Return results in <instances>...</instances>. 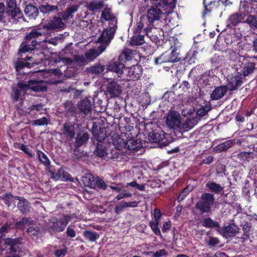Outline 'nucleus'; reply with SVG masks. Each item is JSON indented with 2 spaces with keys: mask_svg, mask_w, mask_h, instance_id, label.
I'll return each instance as SVG.
<instances>
[{
  "mask_svg": "<svg viewBox=\"0 0 257 257\" xmlns=\"http://www.w3.org/2000/svg\"><path fill=\"white\" fill-rule=\"evenodd\" d=\"M19 89H14L12 95L13 99L17 101L19 98L22 99L25 94H28L31 91H41L46 89V86L42 80H31L27 83L20 82L17 84Z\"/></svg>",
  "mask_w": 257,
  "mask_h": 257,
  "instance_id": "nucleus-1",
  "label": "nucleus"
},
{
  "mask_svg": "<svg viewBox=\"0 0 257 257\" xmlns=\"http://www.w3.org/2000/svg\"><path fill=\"white\" fill-rule=\"evenodd\" d=\"M106 49V46L99 45L97 49H92L85 53L84 55H75L72 59L64 58L63 61L70 67H75L77 65H85L89 62L93 61Z\"/></svg>",
  "mask_w": 257,
  "mask_h": 257,
  "instance_id": "nucleus-2",
  "label": "nucleus"
},
{
  "mask_svg": "<svg viewBox=\"0 0 257 257\" xmlns=\"http://www.w3.org/2000/svg\"><path fill=\"white\" fill-rule=\"evenodd\" d=\"M166 123L169 128L179 131H188L193 127L190 119H184L179 113L174 110L170 111L168 113Z\"/></svg>",
  "mask_w": 257,
  "mask_h": 257,
  "instance_id": "nucleus-3",
  "label": "nucleus"
},
{
  "mask_svg": "<svg viewBox=\"0 0 257 257\" xmlns=\"http://www.w3.org/2000/svg\"><path fill=\"white\" fill-rule=\"evenodd\" d=\"M232 59V67L241 75L248 76L253 72L255 64L253 62H248L243 56L238 54L231 55Z\"/></svg>",
  "mask_w": 257,
  "mask_h": 257,
  "instance_id": "nucleus-4",
  "label": "nucleus"
},
{
  "mask_svg": "<svg viewBox=\"0 0 257 257\" xmlns=\"http://www.w3.org/2000/svg\"><path fill=\"white\" fill-rule=\"evenodd\" d=\"M4 199L9 207L12 206L14 208L16 201L18 200V207L22 212L26 213L29 210V202L23 197L14 196L11 194H5L4 195Z\"/></svg>",
  "mask_w": 257,
  "mask_h": 257,
  "instance_id": "nucleus-5",
  "label": "nucleus"
},
{
  "mask_svg": "<svg viewBox=\"0 0 257 257\" xmlns=\"http://www.w3.org/2000/svg\"><path fill=\"white\" fill-rule=\"evenodd\" d=\"M42 34L40 29L33 30L29 34L26 36V42L23 43L20 48V51L21 52H26L34 49L37 42L33 40Z\"/></svg>",
  "mask_w": 257,
  "mask_h": 257,
  "instance_id": "nucleus-6",
  "label": "nucleus"
},
{
  "mask_svg": "<svg viewBox=\"0 0 257 257\" xmlns=\"http://www.w3.org/2000/svg\"><path fill=\"white\" fill-rule=\"evenodd\" d=\"M201 201L197 203V207L203 212H208L214 201L213 195L204 193L201 196Z\"/></svg>",
  "mask_w": 257,
  "mask_h": 257,
  "instance_id": "nucleus-7",
  "label": "nucleus"
},
{
  "mask_svg": "<svg viewBox=\"0 0 257 257\" xmlns=\"http://www.w3.org/2000/svg\"><path fill=\"white\" fill-rule=\"evenodd\" d=\"M116 28L117 27L109 26L105 29L98 39L100 45H104L106 47L112 39Z\"/></svg>",
  "mask_w": 257,
  "mask_h": 257,
  "instance_id": "nucleus-8",
  "label": "nucleus"
},
{
  "mask_svg": "<svg viewBox=\"0 0 257 257\" xmlns=\"http://www.w3.org/2000/svg\"><path fill=\"white\" fill-rule=\"evenodd\" d=\"M71 217L69 216H65L60 220H57L55 218H51V220L53 223L51 226L52 229L56 232L62 231L71 220Z\"/></svg>",
  "mask_w": 257,
  "mask_h": 257,
  "instance_id": "nucleus-9",
  "label": "nucleus"
},
{
  "mask_svg": "<svg viewBox=\"0 0 257 257\" xmlns=\"http://www.w3.org/2000/svg\"><path fill=\"white\" fill-rule=\"evenodd\" d=\"M227 84L226 86L227 88L230 90L236 89L237 87L241 86L242 84V77L240 74H233L228 75L227 77Z\"/></svg>",
  "mask_w": 257,
  "mask_h": 257,
  "instance_id": "nucleus-10",
  "label": "nucleus"
},
{
  "mask_svg": "<svg viewBox=\"0 0 257 257\" xmlns=\"http://www.w3.org/2000/svg\"><path fill=\"white\" fill-rule=\"evenodd\" d=\"M240 14H234L229 17L227 21V27L231 28L239 23L244 22L245 17L244 13L247 12H244V9L242 10V9H241V10H240Z\"/></svg>",
  "mask_w": 257,
  "mask_h": 257,
  "instance_id": "nucleus-11",
  "label": "nucleus"
},
{
  "mask_svg": "<svg viewBox=\"0 0 257 257\" xmlns=\"http://www.w3.org/2000/svg\"><path fill=\"white\" fill-rule=\"evenodd\" d=\"M101 20L109 21V26L117 27V20L110 8L105 7L101 15Z\"/></svg>",
  "mask_w": 257,
  "mask_h": 257,
  "instance_id": "nucleus-12",
  "label": "nucleus"
},
{
  "mask_svg": "<svg viewBox=\"0 0 257 257\" xmlns=\"http://www.w3.org/2000/svg\"><path fill=\"white\" fill-rule=\"evenodd\" d=\"M127 71V79L128 80H135L139 79L142 74V67L140 65L133 66V67L125 70Z\"/></svg>",
  "mask_w": 257,
  "mask_h": 257,
  "instance_id": "nucleus-13",
  "label": "nucleus"
},
{
  "mask_svg": "<svg viewBox=\"0 0 257 257\" xmlns=\"http://www.w3.org/2000/svg\"><path fill=\"white\" fill-rule=\"evenodd\" d=\"M153 4L157 7H160L164 11L169 12L175 8V0H153Z\"/></svg>",
  "mask_w": 257,
  "mask_h": 257,
  "instance_id": "nucleus-14",
  "label": "nucleus"
},
{
  "mask_svg": "<svg viewBox=\"0 0 257 257\" xmlns=\"http://www.w3.org/2000/svg\"><path fill=\"white\" fill-rule=\"evenodd\" d=\"M62 20V18L60 17H54L52 20L49 21L44 26V27L49 30L63 29L65 27V25Z\"/></svg>",
  "mask_w": 257,
  "mask_h": 257,
  "instance_id": "nucleus-15",
  "label": "nucleus"
},
{
  "mask_svg": "<svg viewBox=\"0 0 257 257\" xmlns=\"http://www.w3.org/2000/svg\"><path fill=\"white\" fill-rule=\"evenodd\" d=\"M12 7H10V3H9L7 9V13L11 18L14 21L21 18L22 16V13L20 10L17 8L15 3L12 2Z\"/></svg>",
  "mask_w": 257,
  "mask_h": 257,
  "instance_id": "nucleus-16",
  "label": "nucleus"
},
{
  "mask_svg": "<svg viewBox=\"0 0 257 257\" xmlns=\"http://www.w3.org/2000/svg\"><path fill=\"white\" fill-rule=\"evenodd\" d=\"M164 13L158 8L152 7L148 10L147 19L150 23L159 20Z\"/></svg>",
  "mask_w": 257,
  "mask_h": 257,
  "instance_id": "nucleus-17",
  "label": "nucleus"
},
{
  "mask_svg": "<svg viewBox=\"0 0 257 257\" xmlns=\"http://www.w3.org/2000/svg\"><path fill=\"white\" fill-rule=\"evenodd\" d=\"M76 131V127L74 124L70 122L65 123L61 130L63 135L70 139L73 138L75 136Z\"/></svg>",
  "mask_w": 257,
  "mask_h": 257,
  "instance_id": "nucleus-18",
  "label": "nucleus"
},
{
  "mask_svg": "<svg viewBox=\"0 0 257 257\" xmlns=\"http://www.w3.org/2000/svg\"><path fill=\"white\" fill-rule=\"evenodd\" d=\"M107 70L118 75L122 74L125 70L124 64L119 61H111L107 65Z\"/></svg>",
  "mask_w": 257,
  "mask_h": 257,
  "instance_id": "nucleus-19",
  "label": "nucleus"
},
{
  "mask_svg": "<svg viewBox=\"0 0 257 257\" xmlns=\"http://www.w3.org/2000/svg\"><path fill=\"white\" fill-rule=\"evenodd\" d=\"M78 107L81 112L87 114L91 111L92 104L90 99L86 97L78 103Z\"/></svg>",
  "mask_w": 257,
  "mask_h": 257,
  "instance_id": "nucleus-20",
  "label": "nucleus"
},
{
  "mask_svg": "<svg viewBox=\"0 0 257 257\" xmlns=\"http://www.w3.org/2000/svg\"><path fill=\"white\" fill-rule=\"evenodd\" d=\"M106 91L109 93L111 97H117L121 92V87L116 82L112 81L109 83L106 88Z\"/></svg>",
  "mask_w": 257,
  "mask_h": 257,
  "instance_id": "nucleus-21",
  "label": "nucleus"
},
{
  "mask_svg": "<svg viewBox=\"0 0 257 257\" xmlns=\"http://www.w3.org/2000/svg\"><path fill=\"white\" fill-rule=\"evenodd\" d=\"M50 172L51 173V178L55 181H57L59 179L63 181L71 180V177L70 174L63 169H60L56 173L52 171H50Z\"/></svg>",
  "mask_w": 257,
  "mask_h": 257,
  "instance_id": "nucleus-22",
  "label": "nucleus"
},
{
  "mask_svg": "<svg viewBox=\"0 0 257 257\" xmlns=\"http://www.w3.org/2000/svg\"><path fill=\"white\" fill-rule=\"evenodd\" d=\"M33 57L27 56L24 60L18 61L16 64V71L19 73L21 74L22 72L21 70L25 67L31 68L34 66L33 63L28 62V61H32Z\"/></svg>",
  "mask_w": 257,
  "mask_h": 257,
  "instance_id": "nucleus-23",
  "label": "nucleus"
},
{
  "mask_svg": "<svg viewBox=\"0 0 257 257\" xmlns=\"http://www.w3.org/2000/svg\"><path fill=\"white\" fill-rule=\"evenodd\" d=\"M109 151L102 144H98L96 146L95 153L98 157L107 159L111 158L112 157V155L109 153Z\"/></svg>",
  "mask_w": 257,
  "mask_h": 257,
  "instance_id": "nucleus-24",
  "label": "nucleus"
},
{
  "mask_svg": "<svg viewBox=\"0 0 257 257\" xmlns=\"http://www.w3.org/2000/svg\"><path fill=\"white\" fill-rule=\"evenodd\" d=\"M165 133L161 130L155 131L149 134L148 139L152 142L159 143L165 138Z\"/></svg>",
  "mask_w": 257,
  "mask_h": 257,
  "instance_id": "nucleus-25",
  "label": "nucleus"
},
{
  "mask_svg": "<svg viewBox=\"0 0 257 257\" xmlns=\"http://www.w3.org/2000/svg\"><path fill=\"white\" fill-rule=\"evenodd\" d=\"M78 8V5H72L67 8L65 12L59 14V16L61 17L62 20L67 21L73 17V14L77 11Z\"/></svg>",
  "mask_w": 257,
  "mask_h": 257,
  "instance_id": "nucleus-26",
  "label": "nucleus"
},
{
  "mask_svg": "<svg viewBox=\"0 0 257 257\" xmlns=\"http://www.w3.org/2000/svg\"><path fill=\"white\" fill-rule=\"evenodd\" d=\"M238 228L234 224L228 225L222 229V233L224 237L228 238V237L233 236L237 232Z\"/></svg>",
  "mask_w": 257,
  "mask_h": 257,
  "instance_id": "nucleus-27",
  "label": "nucleus"
},
{
  "mask_svg": "<svg viewBox=\"0 0 257 257\" xmlns=\"http://www.w3.org/2000/svg\"><path fill=\"white\" fill-rule=\"evenodd\" d=\"M86 7L89 11L94 13L104 7V4L102 1L93 0L90 2L87 3Z\"/></svg>",
  "mask_w": 257,
  "mask_h": 257,
  "instance_id": "nucleus-28",
  "label": "nucleus"
},
{
  "mask_svg": "<svg viewBox=\"0 0 257 257\" xmlns=\"http://www.w3.org/2000/svg\"><path fill=\"white\" fill-rule=\"evenodd\" d=\"M227 90L225 86H222L216 88L211 94V98L213 100H217L222 97Z\"/></svg>",
  "mask_w": 257,
  "mask_h": 257,
  "instance_id": "nucleus-29",
  "label": "nucleus"
},
{
  "mask_svg": "<svg viewBox=\"0 0 257 257\" xmlns=\"http://www.w3.org/2000/svg\"><path fill=\"white\" fill-rule=\"evenodd\" d=\"M25 14L30 19H35L38 15L39 11L38 9L32 5H28L25 9Z\"/></svg>",
  "mask_w": 257,
  "mask_h": 257,
  "instance_id": "nucleus-30",
  "label": "nucleus"
},
{
  "mask_svg": "<svg viewBox=\"0 0 257 257\" xmlns=\"http://www.w3.org/2000/svg\"><path fill=\"white\" fill-rule=\"evenodd\" d=\"M89 139V135L86 132H80L78 134L76 139V144L78 146H81L86 143Z\"/></svg>",
  "mask_w": 257,
  "mask_h": 257,
  "instance_id": "nucleus-31",
  "label": "nucleus"
},
{
  "mask_svg": "<svg viewBox=\"0 0 257 257\" xmlns=\"http://www.w3.org/2000/svg\"><path fill=\"white\" fill-rule=\"evenodd\" d=\"M141 147L140 142L134 139L128 140L125 143V148L129 150H138Z\"/></svg>",
  "mask_w": 257,
  "mask_h": 257,
  "instance_id": "nucleus-32",
  "label": "nucleus"
},
{
  "mask_svg": "<svg viewBox=\"0 0 257 257\" xmlns=\"http://www.w3.org/2000/svg\"><path fill=\"white\" fill-rule=\"evenodd\" d=\"M232 145V141L228 140L216 146L214 150L216 152H221L229 149Z\"/></svg>",
  "mask_w": 257,
  "mask_h": 257,
  "instance_id": "nucleus-33",
  "label": "nucleus"
},
{
  "mask_svg": "<svg viewBox=\"0 0 257 257\" xmlns=\"http://www.w3.org/2000/svg\"><path fill=\"white\" fill-rule=\"evenodd\" d=\"M206 186L212 192L219 193L223 191V188L219 184L210 182L206 184Z\"/></svg>",
  "mask_w": 257,
  "mask_h": 257,
  "instance_id": "nucleus-34",
  "label": "nucleus"
},
{
  "mask_svg": "<svg viewBox=\"0 0 257 257\" xmlns=\"http://www.w3.org/2000/svg\"><path fill=\"white\" fill-rule=\"evenodd\" d=\"M245 23L249 25L250 28L255 31H257V17L249 15L247 17L245 21Z\"/></svg>",
  "mask_w": 257,
  "mask_h": 257,
  "instance_id": "nucleus-35",
  "label": "nucleus"
},
{
  "mask_svg": "<svg viewBox=\"0 0 257 257\" xmlns=\"http://www.w3.org/2000/svg\"><path fill=\"white\" fill-rule=\"evenodd\" d=\"M179 53L178 49L177 48H174L170 53L168 52L170 62H176L179 61L180 60L178 56Z\"/></svg>",
  "mask_w": 257,
  "mask_h": 257,
  "instance_id": "nucleus-36",
  "label": "nucleus"
},
{
  "mask_svg": "<svg viewBox=\"0 0 257 257\" xmlns=\"http://www.w3.org/2000/svg\"><path fill=\"white\" fill-rule=\"evenodd\" d=\"M145 42L144 37L143 36H133L130 41L131 45L138 46L142 45Z\"/></svg>",
  "mask_w": 257,
  "mask_h": 257,
  "instance_id": "nucleus-37",
  "label": "nucleus"
},
{
  "mask_svg": "<svg viewBox=\"0 0 257 257\" xmlns=\"http://www.w3.org/2000/svg\"><path fill=\"white\" fill-rule=\"evenodd\" d=\"M251 2H257V0H241L239 9L241 10V9H244V12L248 13L249 9L251 7Z\"/></svg>",
  "mask_w": 257,
  "mask_h": 257,
  "instance_id": "nucleus-38",
  "label": "nucleus"
},
{
  "mask_svg": "<svg viewBox=\"0 0 257 257\" xmlns=\"http://www.w3.org/2000/svg\"><path fill=\"white\" fill-rule=\"evenodd\" d=\"M83 235L86 239L90 241H94L98 238V235L95 232L85 231L83 232Z\"/></svg>",
  "mask_w": 257,
  "mask_h": 257,
  "instance_id": "nucleus-39",
  "label": "nucleus"
},
{
  "mask_svg": "<svg viewBox=\"0 0 257 257\" xmlns=\"http://www.w3.org/2000/svg\"><path fill=\"white\" fill-rule=\"evenodd\" d=\"M37 156L39 161L45 166H48L50 165V161L44 153L40 151H38L37 152Z\"/></svg>",
  "mask_w": 257,
  "mask_h": 257,
  "instance_id": "nucleus-40",
  "label": "nucleus"
},
{
  "mask_svg": "<svg viewBox=\"0 0 257 257\" xmlns=\"http://www.w3.org/2000/svg\"><path fill=\"white\" fill-rule=\"evenodd\" d=\"M155 62L156 64L170 62L169 59V56L168 55V52L162 54L159 57L155 58Z\"/></svg>",
  "mask_w": 257,
  "mask_h": 257,
  "instance_id": "nucleus-41",
  "label": "nucleus"
},
{
  "mask_svg": "<svg viewBox=\"0 0 257 257\" xmlns=\"http://www.w3.org/2000/svg\"><path fill=\"white\" fill-rule=\"evenodd\" d=\"M113 145L116 149L120 150L123 148H125V143L121 138L117 137V140L113 139Z\"/></svg>",
  "mask_w": 257,
  "mask_h": 257,
  "instance_id": "nucleus-42",
  "label": "nucleus"
},
{
  "mask_svg": "<svg viewBox=\"0 0 257 257\" xmlns=\"http://www.w3.org/2000/svg\"><path fill=\"white\" fill-rule=\"evenodd\" d=\"M32 223V220L29 218H24L17 224V227L20 228H23L26 226L30 225Z\"/></svg>",
  "mask_w": 257,
  "mask_h": 257,
  "instance_id": "nucleus-43",
  "label": "nucleus"
},
{
  "mask_svg": "<svg viewBox=\"0 0 257 257\" xmlns=\"http://www.w3.org/2000/svg\"><path fill=\"white\" fill-rule=\"evenodd\" d=\"M83 181L86 186L92 187L94 177L91 174H87L85 176L83 177Z\"/></svg>",
  "mask_w": 257,
  "mask_h": 257,
  "instance_id": "nucleus-44",
  "label": "nucleus"
},
{
  "mask_svg": "<svg viewBox=\"0 0 257 257\" xmlns=\"http://www.w3.org/2000/svg\"><path fill=\"white\" fill-rule=\"evenodd\" d=\"M203 226L207 227H219V224L217 222L214 221L209 218H207L204 220Z\"/></svg>",
  "mask_w": 257,
  "mask_h": 257,
  "instance_id": "nucleus-45",
  "label": "nucleus"
},
{
  "mask_svg": "<svg viewBox=\"0 0 257 257\" xmlns=\"http://www.w3.org/2000/svg\"><path fill=\"white\" fill-rule=\"evenodd\" d=\"M104 69V66L99 65L91 67L89 71L92 74H99L103 72Z\"/></svg>",
  "mask_w": 257,
  "mask_h": 257,
  "instance_id": "nucleus-46",
  "label": "nucleus"
},
{
  "mask_svg": "<svg viewBox=\"0 0 257 257\" xmlns=\"http://www.w3.org/2000/svg\"><path fill=\"white\" fill-rule=\"evenodd\" d=\"M49 122V120L46 117H43L40 119L34 120L32 121V124L35 126L43 125L47 124Z\"/></svg>",
  "mask_w": 257,
  "mask_h": 257,
  "instance_id": "nucleus-47",
  "label": "nucleus"
},
{
  "mask_svg": "<svg viewBox=\"0 0 257 257\" xmlns=\"http://www.w3.org/2000/svg\"><path fill=\"white\" fill-rule=\"evenodd\" d=\"M159 223V222L158 221H152L150 222V226L156 234L160 235H161V231L158 227Z\"/></svg>",
  "mask_w": 257,
  "mask_h": 257,
  "instance_id": "nucleus-48",
  "label": "nucleus"
},
{
  "mask_svg": "<svg viewBox=\"0 0 257 257\" xmlns=\"http://www.w3.org/2000/svg\"><path fill=\"white\" fill-rule=\"evenodd\" d=\"M252 154L251 152H243L239 153L237 155V158L240 160L249 161Z\"/></svg>",
  "mask_w": 257,
  "mask_h": 257,
  "instance_id": "nucleus-49",
  "label": "nucleus"
},
{
  "mask_svg": "<svg viewBox=\"0 0 257 257\" xmlns=\"http://www.w3.org/2000/svg\"><path fill=\"white\" fill-rule=\"evenodd\" d=\"M28 233L31 235H37L40 232L39 228L36 225H33L28 228Z\"/></svg>",
  "mask_w": 257,
  "mask_h": 257,
  "instance_id": "nucleus-50",
  "label": "nucleus"
},
{
  "mask_svg": "<svg viewBox=\"0 0 257 257\" xmlns=\"http://www.w3.org/2000/svg\"><path fill=\"white\" fill-rule=\"evenodd\" d=\"M210 107L209 106L206 105L200 107L198 109L197 114L198 115L203 116L205 115L210 110Z\"/></svg>",
  "mask_w": 257,
  "mask_h": 257,
  "instance_id": "nucleus-51",
  "label": "nucleus"
},
{
  "mask_svg": "<svg viewBox=\"0 0 257 257\" xmlns=\"http://www.w3.org/2000/svg\"><path fill=\"white\" fill-rule=\"evenodd\" d=\"M192 187H190L189 186L186 187L179 195L178 198V201H181L183 200L189 192L192 190Z\"/></svg>",
  "mask_w": 257,
  "mask_h": 257,
  "instance_id": "nucleus-52",
  "label": "nucleus"
},
{
  "mask_svg": "<svg viewBox=\"0 0 257 257\" xmlns=\"http://www.w3.org/2000/svg\"><path fill=\"white\" fill-rule=\"evenodd\" d=\"M126 208L124 202H121L116 205L115 208V211L117 213L121 212L124 208Z\"/></svg>",
  "mask_w": 257,
  "mask_h": 257,
  "instance_id": "nucleus-53",
  "label": "nucleus"
},
{
  "mask_svg": "<svg viewBox=\"0 0 257 257\" xmlns=\"http://www.w3.org/2000/svg\"><path fill=\"white\" fill-rule=\"evenodd\" d=\"M161 216V214L160 211L159 209H155L154 211V221L159 222Z\"/></svg>",
  "mask_w": 257,
  "mask_h": 257,
  "instance_id": "nucleus-54",
  "label": "nucleus"
},
{
  "mask_svg": "<svg viewBox=\"0 0 257 257\" xmlns=\"http://www.w3.org/2000/svg\"><path fill=\"white\" fill-rule=\"evenodd\" d=\"M46 73L50 74V75H51V74H54L55 75H58L60 74V71L58 69L49 70L47 72H44L43 74L41 73V75H44L45 76H46Z\"/></svg>",
  "mask_w": 257,
  "mask_h": 257,
  "instance_id": "nucleus-55",
  "label": "nucleus"
},
{
  "mask_svg": "<svg viewBox=\"0 0 257 257\" xmlns=\"http://www.w3.org/2000/svg\"><path fill=\"white\" fill-rule=\"evenodd\" d=\"M126 207H136L138 206L139 202L137 201L124 202Z\"/></svg>",
  "mask_w": 257,
  "mask_h": 257,
  "instance_id": "nucleus-56",
  "label": "nucleus"
},
{
  "mask_svg": "<svg viewBox=\"0 0 257 257\" xmlns=\"http://www.w3.org/2000/svg\"><path fill=\"white\" fill-rule=\"evenodd\" d=\"M66 233L69 236L71 237H74L76 235L75 231L69 226L67 229Z\"/></svg>",
  "mask_w": 257,
  "mask_h": 257,
  "instance_id": "nucleus-57",
  "label": "nucleus"
},
{
  "mask_svg": "<svg viewBox=\"0 0 257 257\" xmlns=\"http://www.w3.org/2000/svg\"><path fill=\"white\" fill-rule=\"evenodd\" d=\"M40 11L43 13H49V5H41L39 7Z\"/></svg>",
  "mask_w": 257,
  "mask_h": 257,
  "instance_id": "nucleus-58",
  "label": "nucleus"
},
{
  "mask_svg": "<svg viewBox=\"0 0 257 257\" xmlns=\"http://www.w3.org/2000/svg\"><path fill=\"white\" fill-rule=\"evenodd\" d=\"M166 253L165 250L163 249L155 252L154 255L155 257H160L165 255Z\"/></svg>",
  "mask_w": 257,
  "mask_h": 257,
  "instance_id": "nucleus-59",
  "label": "nucleus"
},
{
  "mask_svg": "<svg viewBox=\"0 0 257 257\" xmlns=\"http://www.w3.org/2000/svg\"><path fill=\"white\" fill-rule=\"evenodd\" d=\"M43 107V105L42 104H37V105H32L30 107V112H31L33 110H37V111H40Z\"/></svg>",
  "mask_w": 257,
  "mask_h": 257,
  "instance_id": "nucleus-60",
  "label": "nucleus"
},
{
  "mask_svg": "<svg viewBox=\"0 0 257 257\" xmlns=\"http://www.w3.org/2000/svg\"><path fill=\"white\" fill-rule=\"evenodd\" d=\"M171 223L170 221L166 222L164 223L163 227L162 228V231L164 232H166L167 230H169L171 227Z\"/></svg>",
  "mask_w": 257,
  "mask_h": 257,
  "instance_id": "nucleus-61",
  "label": "nucleus"
},
{
  "mask_svg": "<svg viewBox=\"0 0 257 257\" xmlns=\"http://www.w3.org/2000/svg\"><path fill=\"white\" fill-rule=\"evenodd\" d=\"M143 28V23L142 22H139L137 23V27L135 28V33H140L141 30Z\"/></svg>",
  "mask_w": 257,
  "mask_h": 257,
  "instance_id": "nucleus-62",
  "label": "nucleus"
},
{
  "mask_svg": "<svg viewBox=\"0 0 257 257\" xmlns=\"http://www.w3.org/2000/svg\"><path fill=\"white\" fill-rule=\"evenodd\" d=\"M213 160V157L211 156H209L208 157H207L204 160H203V162L204 163H205V164H207V165H209L212 162Z\"/></svg>",
  "mask_w": 257,
  "mask_h": 257,
  "instance_id": "nucleus-63",
  "label": "nucleus"
},
{
  "mask_svg": "<svg viewBox=\"0 0 257 257\" xmlns=\"http://www.w3.org/2000/svg\"><path fill=\"white\" fill-rule=\"evenodd\" d=\"M65 253H66V250H65L64 249L57 250L56 251V255L58 257H63L65 254Z\"/></svg>",
  "mask_w": 257,
  "mask_h": 257,
  "instance_id": "nucleus-64",
  "label": "nucleus"
}]
</instances>
